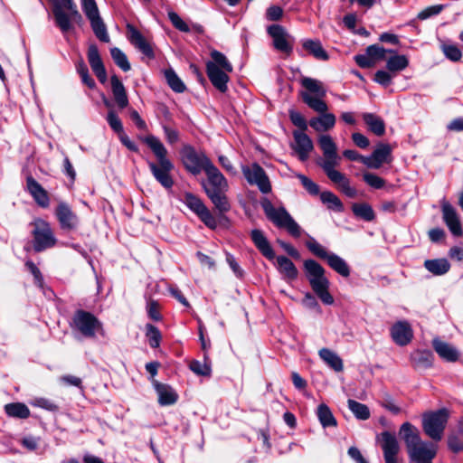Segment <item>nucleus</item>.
I'll return each mask as SVG.
<instances>
[{
    "mask_svg": "<svg viewBox=\"0 0 463 463\" xmlns=\"http://www.w3.org/2000/svg\"><path fill=\"white\" fill-rule=\"evenodd\" d=\"M404 440L410 463H433L437 455V446L421 439L419 430L410 422H404L400 429Z\"/></svg>",
    "mask_w": 463,
    "mask_h": 463,
    "instance_id": "nucleus-1",
    "label": "nucleus"
},
{
    "mask_svg": "<svg viewBox=\"0 0 463 463\" xmlns=\"http://www.w3.org/2000/svg\"><path fill=\"white\" fill-rule=\"evenodd\" d=\"M145 143L152 150L157 159V164L149 162V169L155 179L165 188L170 189L174 181L170 175V172L174 168V165L167 158V150L160 139L153 135L145 137Z\"/></svg>",
    "mask_w": 463,
    "mask_h": 463,
    "instance_id": "nucleus-2",
    "label": "nucleus"
},
{
    "mask_svg": "<svg viewBox=\"0 0 463 463\" xmlns=\"http://www.w3.org/2000/svg\"><path fill=\"white\" fill-rule=\"evenodd\" d=\"M261 206L267 218L278 228L286 229L287 232L295 238H298L301 235V227L284 207L276 208L271 202L267 199L262 201Z\"/></svg>",
    "mask_w": 463,
    "mask_h": 463,
    "instance_id": "nucleus-3",
    "label": "nucleus"
},
{
    "mask_svg": "<svg viewBox=\"0 0 463 463\" xmlns=\"http://www.w3.org/2000/svg\"><path fill=\"white\" fill-rule=\"evenodd\" d=\"M301 84L306 89V91L301 93L303 101L317 113L327 111V104L323 100L326 91L322 82L316 79L306 77L301 80Z\"/></svg>",
    "mask_w": 463,
    "mask_h": 463,
    "instance_id": "nucleus-4",
    "label": "nucleus"
},
{
    "mask_svg": "<svg viewBox=\"0 0 463 463\" xmlns=\"http://www.w3.org/2000/svg\"><path fill=\"white\" fill-rule=\"evenodd\" d=\"M308 250L317 258L326 260L328 266L342 277L347 278L351 269L347 262L339 255L328 251L315 238L308 236L306 241Z\"/></svg>",
    "mask_w": 463,
    "mask_h": 463,
    "instance_id": "nucleus-5",
    "label": "nucleus"
},
{
    "mask_svg": "<svg viewBox=\"0 0 463 463\" xmlns=\"http://www.w3.org/2000/svg\"><path fill=\"white\" fill-rule=\"evenodd\" d=\"M449 420V411L440 409L428 411L422 415V428L427 436L434 441H439Z\"/></svg>",
    "mask_w": 463,
    "mask_h": 463,
    "instance_id": "nucleus-6",
    "label": "nucleus"
},
{
    "mask_svg": "<svg viewBox=\"0 0 463 463\" xmlns=\"http://www.w3.org/2000/svg\"><path fill=\"white\" fill-rule=\"evenodd\" d=\"M72 327L85 337H94L96 333L104 335L102 323L93 314L81 309L75 312Z\"/></svg>",
    "mask_w": 463,
    "mask_h": 463,
    "instance_id": "nucleus-7",
    "label": "nucleus"
},
{
    "mask_svg": "<svg viewBox=\"0 0 463 463\" xmlns=\"http://www.w3.org/2000/svg\"><path fill=\"white\" fill-rule=\"evenodd\" d=\"M33 247L36 252L50 249L56 244L57 240L47 222L38 219L33 222Z\"/></svg>",
    "mask_w": 463,
    "mask_h": 463,
    "instance_id": "nucleus-8",
    "label": "nucleus"
},
{
    "mask_svg": "<svg viewBox=\"0 0 463 463\" xmlns=\"http://www.w3.org/2000/svg\"><path fill=\"white\" fill-rule=\"evenodd\" d=\"M180 201L185 204L210 229L217 227L216 218L205 206L203 202L195 194L186 192Z\"/></svg>",
    "mask_w": 463,
    "mask_h": 463,
    "instance_id": "nucleus-9",
    "label": "nucleus"
},
{
    "mask_svg": "<svg viewBox=\"0 0 463 463\" xmlns=\"http://www.w3.org/2000/svg\"><path fill=\"white\" fill-rule=\"evenodd\" d=\"M182 158L184 167L196 175L203 170L204 173L213 164L203 152H197L192 146H185L182 151Z\"/></svg>",
    "mask_w": 463,
    "mask_h": 463,
    "instance_id": "nucleus-10",
    "label": "nucleus"
},
{
    "mask_svg": "<svg viewBox=\"0 0 463 463\" xmlns=\"http://www.w3.org/2000/svg\"><path fill=\"white\" fill-rule=\"evenodd\" d=\"M241 172L250 185H256L262 194L271 192V184L264 169L258 164L241 165Z\"/></svg>",
    "mask_w": 463,
    "mask_h": 463,
    "instance_id": "nucleus-11",
    "label": "nucleus"
},
{
    "mask_svg": "<svg viewBox=\"0 0 463 463\" xmlns=\"http://www.w3.org/2000/svg\"><path fill=\"white\" fill-rule=\"evenodd\" d=\"M319 165L327 177L335 184L345 195L350 198L356 196V190L350 185L348 178L344 174L335 169L340 165V161Z\"/></svg>",
    "mask_w": 463,
    "mask_h": 463,
    "instance_id": "nucleus-12",
    "label": "nucleus"
},
{
    "mask_svg": "<svg viewBox=\"0 0 463 463\" xmlns=\"http://www.w3.org/2000/svg\"><path fill=\"white\" fill-rule=\"evenodd\" d=\"M304 268L312 289H328L329 281L326 277V270L317 261L307 260Z\"/></svg>",
    "mask_w": 463,
    "mask_h": 463,
    "instance_id": "nucleus-13",
    "label": "nucleus"
},
{
    "mask_svg": "<svg viewBox=\"0 0 463 463\" xmlns=\"http://www.w3.org/2000/svg\"><path fill=\"white\" fill-rule=\"evenodd\" d=\"M205 175L207 176V181L202 182V186L206 195L215 193L228 192V181L214 165H213L209 169H206Z\"/></svg>",
    "mask_w": 463,
    "mask_h": 463,
    "instance_id": "nucleus-14",
    "label": "nucleus"
},
{
    "mask_svg": "<svg viewBox=\"0 0 463 463\" xmlns=\"http://www.w3.org/2000/svg\"><path fill=\"white\" fill-rule=\"evenodd\" d=\"M268 33L273 40V46L279 52L289 55L293 51V38L279 24H271L268 27Z\"/></svg>",
    "mask_w": 463,
    "mask_h": 463,
    "instance_id": "nucleus-15",
    "label": "nucleus"
},
{
    "mask_svg": "<svg viewBox=\"0 0 463 463\" xmlns=\"http://www.w3.org/2000/svg\"><path fill=\"white\" fill-rule=\"evenodd\" d=\"M55 214L62 230L73 231L78 228L80 220L67 203H60Z\"/></svg>",
    "mask_w": 463,
    "mask_h": 463,
    "instance_id": "nucleus-16",
    "label": "nucleus"
},
{
    "mask_svg": "<svg viewBox=\"0 0 463 463\" xmlns=\"http://www.w3.org/2000/svg\"><path fill=\"white\" fill-rule=\"evenodd\" d=\"M392 341L400 345H409L413 338V330L409 322L401 320L394 323L390 329Z\"/></svg>",
    "mask_w": 463,
    "mask_h": 463,
    "instance_id": "nucleus-17",
    "label": "nucleus"
},
{
    "mask_svg": "<svg viewBox=\"0 0 463 463\" xmlns=\"http://www.w3.org/2000/svg\"><path fill=\"white\" fill-rule=\"evenodd\" d=\"M366 166L373 169L380 168L383 164L392 160V147L385 143H379L372 155L366 156Z\"/></svg>",
    "mask_w": 463,
    "mask_h": 463,
    "instance_id": "nucleus-18",
    "label": "nucleus"
},
{
    "mask_svg": "<svg viewBox=\"0 0 463 463\" xmlns=\"http://www.w3.org/2000/svg\"><path fill=\"white\" fill-rule=\"evenodd\" d=\"M294 145L292 148L298 155L300 161L307 160L310 153L314 149V145L311 138L305 133V131H294Z\"/></svg>",
    "mask_w": 463,
    "mask_h": 463,
    "instance_id": "nucleus-19",
    "label": "nucleus"
},
{
    "mask_svg": "<svg viewBox=\"0 0 463 463\" xmlns=\"http://www.w3.org/2000/svg\"><path fill=\"white\" fill-rule=\"evenodd\" d=\"M381 447L385 463H397V454L400 447L396 437L388 431L383 432L381 434Z\"/></svg>",
    "mask_w": 463,
    "mask_h": 463,
    "instance_id": "nucleus-20",
    "label": "nucleus"
},
{
    "mask_svg": "<svg viewBox=\"0 0 463 463\" xmlns=\"http://www.w3.org/2000/svg\"><path fill=\"white\" fill-rule=\"evenodd\" d=\"M441 210L443 214V220L449 229L450 232L454 236L462 235V227L458 218V215L454 207L447 201H443L441 203Z\"/></svg>",
    "mask_w": 463,
    "mask_h": 463,
    "instance_id": "nucleus-21",
    "label": "nucleus"
},
{
    "mask_svg": "<svg viewBox=\"0 0 463 463\" xmlns=\"http://www.w3.org/2000/svg\"><path fill=\"white\" fill-rule=\"evenodd\" d=\"M26 190L39 206L47 208L50 205L47 191L31 175L26 177Z\"/></svg>",
    "mask_w": 463,
    "mask_h": 463,
    "instance_id": "nucleus-22",
    "label": "nucleus"
},
{
    "mask_svg": "<svg viewBox=\"0 0 463 463\" xmlns=\"http://www.w3.org/2000/svg\"><path fill=\"white\" fill-rule=\"evenodd\" d=\"M317 142L324 156V159L320 164L341 161V157L337 154L336 144L329 135L319 136Z\"/></svg>",
    "mask_w": 463,
    "mask_h": 463,
    "instance_id": "nucleus-23",
    "label": "nucleus"
},
{
    "mask_svg": "<svg viewBox=\"0 0 463 463\" xmlns=\"http://www.w3.org/2000/svg\"><path fill=\"white\" fill-rule=\"evenodd\" d=\"M88 61L99 80L101 83H105L107 80V71L99 55V49L95 44L90 45L88 49Z\"/></svg>",
    "mask_w": 463,
    "mask_h": 463,
    "instance_id": "nucleus-24",
    "label": "nucleus"
},
{
    "mask_svg": "<svg viewBox=\"0 0 463 463\" xmlns=\"http://www.w3.org/2000/svg\"><path fill=\"white\" fill-rule=\"evenodd\" d=\"M206 72L212 84L221 92L227 90V83L229 81L228 73L224 70L215 67V63H206Z\"/></svg>",
    "mask_w": 463,
    "mask_h": 463,
    "instance_id": "nucleus-25",
    "label": "nucleus"
},
{
    "mask_svg": "<svg viewBox=\"0 0 463 463\" xmlns=\"http://www.w3.org/2000/svg\"><path fill=\"white\" fill-rule=\"evenodd\" d=\"M432 346L439 356L446 362L454 363L459 358V352L452 345L440 340L439 338H434L432 341Z\"/></svg>",
    "mask_w": 463,
    "mask_h": 463,
    "instance_id": "nucleus-26",
    "label": "nucleus"
},
{
    "mask_svg": "<svg viewBox=\"0 0 463 463\" xmlns=\"http://www.w3.org/2000/svg\"><path fill=\"white\" fill-rule=\"evenodd\" d=\"M60 8L59 5L53 6L52 14L56 25L62 33H66L72 28V22L80 20L78 15H73L71 11Z\"/></svg>",
    "mask_w": 463,
    "mask_h": 463,
    "instance_id": "nucleus-27",
    "label": "nucleus"
},
{
    "mask_svg": "<svg viewBox=\"0 0 463 463\" xmlns=\"http://www.w3.org/2000/svg\"><path fill=\"white\" fill-rule=\"evenodd\" d=\"M128 37L130 43L147 57H153L154 52L144 36L133 25L128 24Z\"/></svg>",
    "mask_w": 463,
    "mask_h": 463,
    "instance_id": "nucleus-28",
    "label": "nucleus"
},
{
    "mask_svg": "<svg viewBox=\"0 0 463 463\" xmlns=\"http://www.w3.org/2000/svg\"><path fill=\"white\" fill-rule=\"evenodd\" d=\"M250 238L256 248L265 258L268 260L275 258V252L262 231L259 229L252 230L250 232Z\"/></svg>",
    "mask_w": 463,
    "mask_h": 463,
    "instance_id": "nucleus-29",
    "label": "nucleus"
},
{
    "mask_svg": "<svg viewBox=\"0 0 463 463\" xmlns=\"http://www.w3.org/2000/svg\"><path fill=\"white\" fill-rule=\"evenodd\" d=\"M320 116L312 118L309 126L317 132H326L332 129L335 125V116L333 113H319Z\"/></svg>",
    "mask_w": 463,
    "mask_h": 463,
    "instance_id": "nucleus-30",
    "label": "nucleus"
},
{
    "mask_svg": "<svg viewBox=\"0 0 463 463\" xmlns=\"http://www.w3.org/2000/svg\"><path fill=\"white\" fill-rule=\"evenodd\" d=\"M154 386L158 395V402L162 406L172 405L177 401V393L169 385L155 381Z\"/></svg>",
    "mask_w": 463,
    "mask_h": 463,
    "instance_id": "nucleus-31",
    "label": "nucleus"
},
{
    "mask_svg": "<svg viewBox=\"0 0 463 463\" xmlns=\"http://www.w3.org/2000/svg\"><path fill=\"white\" fill-rule=\"evenodd\" d=\"M411 362L414 368L424 370L432 366L433 354L428 350H417L411 353Z\"/></svg>",
    "mask_w": 463,
    "mask_h": 463,
    "instance_id": "nucleus-32",
    "label": "nucleus"
},
{
    "mask_svg": "<svg viewBox=\"0 0 463 463\" xmlns=\"http://www.w3.org/2000/svg\"><path fill=\"white\" fill-rule=\"evenodd\" d=\"M111 90L114 99L119 109H125L128 105V99L124 85L116 75L111 77Z\"/></svg>",
    "mask_w": 463,
    "mask_h": 463,
    "instance_id": "nucleus-33",
    "label": "nucleus"
},
{
    "mask_svg": "<svg viewBox=\"0 0 463 463\" xmlns=\"http://www.w3.org/2000/svg\"><path fill=\"white\" fill-rule=\"evenodd\" d=\"M319 357L334 371L342 372L344 364L342 359L336 353L328 348H322L318 352Z\"/></svg>",
    "mask_w": 463,
    "mask_h": 463,
    "instance_id": "nucleus-34",
    "label": "nucleus"
},
{
    "mask_svg": "<svg viewBox=\"0 0 463 463\" xmlns=\"http://www.w3.org/2000/svg\"><path fill=\"white\" fill-rule=\"evenodd\" d=\"M363 119L369 130L376 136L381 137L385 133V124L380 117L373 113H364Z\"/></svg>",
    "mask_w": 463,
    "mask_h": 463,
    "instance_id": "nucleus-35",
    "label": "nucleus"
},
{
    "mask_svg": "<svg viewBox=\"0 0 463 463\" xmlns=\"http://www.w3.org/2000/svg\"><path fill=\"white\" fill-rule=\"evenodd\" d=\"M424 267L428 271L436 276H440L449 270L450 264L447 259H434L424 261Z\"/></svg>",
    "mask_w": 463,
    "mask_h": 463,
    "instance_id": "nucleus-36",
    "label": "nucleus"
},
{
    "mask_svg": "<svg viewBox=\"0 0 463 463\" xmlns=\"http://www.w3.org/2000/svg\"><path fill=\"white\" fill-rule=\"evenodd\" d=\"M317 416L324 428L335 427L337 424L331 410L325 403L318 405L317 410Z\"/></svg>",
    "mask_w": 463,
    "mask_h": 463,
    "instance_id": "nucleus-37",
    "label": "nucleus"
},
{
    "mask_svg": "<svg viewBox=\"0 0 463 463\" xmlns=\"http://www.w3.org/2000/svg\"><path fill=\"white\" fill-rule=\"evenodd\" d=\"M5 411L12 418L27 419L30 416V410L25 404L21 402L5 404Z\"/></svg>",
    "mask_w": 463,
    "mask_h": 463,
    "instance_id": "nucleus-38",
    "label": "nucleus"
},
{
    "mask_svg": "<svg viewBox=\"0 0 463 463\" xmlns=\"http://www.w3.org/2000/svg\"><path fill=\"white\" fill-rule=\"evenodd\" d=\"M386 61V68L389 71L395 73L403 71L409 65L408 58L405 55L393 53Z\"/></svg>",
    "mask_w": 463,
    "mask_h": 463,
    "instance_id": "nucleus-39",
    "label": "nucleus"
},
{
    "mask_svg": "<svg viewBox=\"0 0 463 463\" xmlns=\"http://www.w3.org/2000/svg\"><path fill=\"white\" fill-rule=\"evenodd\" d=\"M227 192L215 193L207 195L215 209L222 214L231 210V203L226 195Z\"/></svg>",
    "mask_w": 463,
    "mask_h": 463,
    "instance_id": "nucleus-40",
    "label": "nucleus"
},
{
    "mask_svg": "<svg viewBox=\"0 0 463 463\" xmlns=\"http://www.w3.org/2000/svg\"><path fill=\"white\" fill-rule=\"evenodd\" d=\"M90 26L96 37L104 43L109 42L107 27L100 15L90 19Z\"/></svg>",
    "mask_w": 463,
    "mask_h": 463,
    "instance_id": "nucleus-41",
    "label": "nucleus"
},
{
    "mask_svg": "<svg viewBox=\"0 0 463 463\" xmlns=\"http://www.w3.org/2000/svg\"><path fill=\"white\" fill-rule=\"evenodd\" d=\"M348 409L352 411L354 417L361 420H366L370 418L371 413L367 405L358 402L354 400L349 399L347 401Z\"/></svg>",
    "mask_w": 463,
    "mask_h": 463,
    "instance_id": "nucleus-42",
    "label": "nucleus"
},
{
    "mask_svg": "<svg viewBox=\"0 0 463 463\" xmlns=\"http://www.w3.org/2000/svg\"><path fill=\"white\" fill-rule=\"evenodd\" d=\"M303 48L318 60L326 61L328 59V54L318 41L307 40L303 43Z\"/></svg>",
    "mask_w": 463,
    "mask_h": 463,
    "instance_id": "nucleus-43",
    "label": "nucleus"
},
{
    "mask_svg": "<svg viewBox=\"0 0 463 463\" xmlns=\"http://www.w3.org/2000/svg\"><path fill=\"white\" fill-rule=\"evenodd\" d=\"M320 199L327 208L335 212H343L344 206L340 199L332 192L326 191L320 194Z\"/></svg>",
    "mask_w": 463,
    "mask_h": 463,
    "instance_id": "nucleus-44",
    "label": "nucleus"
},
{
    "mask_svg": "<svg viewBox=\"0 0 463 463\" xmlns=\"http://www.w3.org/2000/svg\"><path fill=\"white\" fill-rule=\"evenodd\" d=\"M165 77L169 87L177 93H183L185 90V85L173 69L165 71Z\"/></svg>",
    "mask_w": 463,
    "mask_h": 463,
    "instance_id": "nucleus-45",
    "label": "nucleus"
},
{
    "mask_svg": "<svg viewBox=\"0 0 463 463\" xmlns=\"http://www.w3.org/2000/svg\"><path fill=\"white\" fill-rule=\"evenodd\" d=\"M353 213L355 216L371 222L374 219V212L368 203H354L352 206Z\"/></svg>",
    "mask_w": 463,
    "mask_h": 463,
    "instance_id": "nucleus-46",
    "label": "nucleus"
},
{
    "mask_svg": "<svg viewBox=\"0 0 463 463\" xmlns=\"http://www.w3.org/2000/svg\"><path fill=\"white\" fill-rule=\"evenodd\" d=\"M211 58L212 61H209L206 63H215L216 68H220L226 71H232V65L227 60L226 56L221 52L213 50L211 52Z\"/></svg>",
    "mask_w": 463,
    "mask_h": 463,
    "instance_id": "nucleus-47",
    "label": "nucleus"
},
{
    "mask_svg": "<svg viewBox=\"0 0 463 463\" xmlns=\"http://www.w3.org/2000/svg\"><path fill=\"white\" fill-rule=\"evenodd\" d=\"M277 265L279 269L288 278H294L297 276V269L288 258L285 256H279L277 258Z\"/></svg>",
    "mask_w": 463,
    "mask_h": 463,
    "instance_id": "nucleus-48",
    "label": "nucleus"
},
{
    "mask_svg": "<svg viewBox=\"0 0 463 463\" xmlns=\"http://www.w3.org/2000/svg\"><path fill=\"white\" fill-rule=\"evenodd\" d=\"M110 54L114 62L123 71H128L130 70V63L128 62L126 54L118 47L110 49Z\"/></svg>",
    "mask_w": 463,
    "mask_h": 463,
    "instance_id": "nucleus-49",
    "label": "nucleus"
},
{
    "mask_svg": "<svg viewBox=\"0 0 463 463\" xmlns=\"http://www.w3.org/2000/svg\"><path fill=\"white\" fill-rule=\"evenodd\" d=\"M146 336L148 339L149 345L152 348H156L160 345L161 333L157 327L151 324L146 326Z\"/></svg>",
    "mask_w": 463,
    "mask_h": 463,
    "instance_id": "nucleus-50",
    "label": "nucleus"
},
{
    "mask_svg": "<svg viewBox=\"0 0 463 463\" xmlns=\"http://www.w3.org/2000/svg\"><path fill=\"white\" fill-rule=\"evenodd\" d=\"M368 55L373 59V61L375 62L377 60H383L385 58V54L387 52L389 53H395V51L393 50H386L383 48L380 45L373 44L366 48L365 51Z\"/></svg>",
    "mask_w": 463,
    "mask_h": 463,
    "instance_id": "nucleus-51",
    "label": "nucleus"
},
{
    "mask_svg": "<svg viewBox=\"0 0 463 463\" xmlns=\"http://www.w3.org/2000/svg\"><path fill=\"white\" fill-rule=\"evenodd\" d=\"M31 405L49 411H57L59 410V406L53 401L43 397L34 398L31 402Z\"/></svg>",
    "mask_w": 463,
    "mask_h": 463,
    "instance_id": "nucleus-52",
    "label": "nucleus"
},
{
    "mask_svg": "<svg viewBox=\"0 0 463 463\" xmlns=\"http://www.w3.org/2000/svg\"><path fill=\"white\" fill-rule=\"evenodd\" d=\"M107 121L111 129L118 135L124 132L123 124L114 110H109L107 115Z\"/></svg>",
    "mask_w": 463,
    "mask_h": 463,
    "instance_id": "nucleus-53",
    "label": "nucleus"
},
{
    "mask_svg": "<svg viewBox=\"0 0 463 463\" xmlns=\"http://www.w3.org/2000/svg\"><path fill=\"white\" fill-rule=\"evenodd\" d=\"M288 115L292 124L298 127L300 129L299 131L303 132L307 129L308 124L300 112L294 109H290L288 111Z\"/></svg>",
    "mask_w": 463,
    "mask_h": 463,
    "instance_id": "nucleus-54",
    "label": "nucleus"
},
{
    "mask_svg": "<svg viewBox=\"0 0 463 463\" xmlns=\"http://www.w3.org/2000/svg\"><path fill=\"white\" fill-rule=\"evenodd\" d=\"M189 368L197 375L209 376L211 374V367L205 362L194 360L190 363Z\"/></svg>",
    "mask_w": 463,
    "mask_h": 463,
    "instance_id": "nucleus-55",
    "label": "nucleus"
},
{
    "mask_svg": "<svg viewBox=\"0 0 463 463\" xmlns=\"http://www.w3.org/2000/svg\"><path fill=\"white\" fill-rule=\"evenodd\" d=\"M168 18L172 24L179 31L188 33L190 31L189 25L174 11H169Z\"/></svg>",
    "mask_w": 463,
    "mask_h": 463,
    "instance_id": "nucleus-56",
    "label": "nucleus"
},
{
    "mask_svg": "<svg viewBox=\"0 0 463 463\" xmlns=\"http://www.w3.org/2000/svg\"><path fill=\"white\" fill-rule=\"evenodd\" d=\"M82 10L89 20L99 15L95 0H82Z\"/></svg>",
    "mask_w": 463,
    "mask_h": 463,
    "instance_id": "nucleus-57",
    "label": "nucleus"
},
{
    "mask_svg": "<svg viewBox=\"0 0 463 463\" xmlns=\"http://www.w3.org/2000/svg\"><path fill=\"white\" fill-rule=\"evenodd\" d=\"M363 178H364V181L368 185H370L371 187H373L374 189H381L385 184V181L382 177H380L374 174H372V173H364L363 175Z\"/></svg>",
    "mask_w": 463,
    "mask_h": 463,
    "instance_id": "nucleus-58",
    "label": "nucleus"
},
{
    "mask_svg": "<svg viewBox=\"0 0 463 463\" xmlns=\"http://www.w3.org/2000/svg\"><path fill=\"white\" fill-rule=\"evenodd\" d=\"M297 176L300 180L304 188L310 194L317 195L319 194V186L315 182H313L311 179L301 174L297 175Z\"/></svg>",
    "mask_w": 463,
    "mask_h": 463,
    "instance_id": "nucleus-59",
    "label": "nucleus"
},
{
    "mask_svg": "<svg viewBox=\"0 0 463 463\" xmlns=\"http://www.w3.org/2000/svg\"><path fill=\"white\" fill-rule=\"evenodd\" d=\"M395 75L391 71H386L383 70L377 71L374 75V80L384 87L389 86L392 83V78Z\"/></svg>",
    "mask_w": 463,
    "mask_h": 463,
    "instance_id": "nucleus-60",
    "label": "nucleus"
},
{
    "mask_svg": "<svg viewBox=\"0 0 463 463\" xmlns=\"http://www.w3.org/2000/svg\"><path fill=\"white\" fill-rule=\"evenodd\" d=\"M443 7L444 6L442 5H436L429 6L427 8H425L424 10L420 11L418 14L417 17L420 20H426L431 16L439 14L443 10Z\"/></svg>",
    "mask_w": 463,
    "mask_h": 463,
    "instance_id": "nucleus-61",
    "label": "nucleus"
},
{
    "mask_svg": "<svg viewBox=\"0 0 463 463\" xmlns=\"http://www.w3.org/2000/svg\"><path fill=\"white\" fill-rule=\"evenodd\" d=\"M443 52L445 56L453 61H458L461 59L462 53L460 50L455 45H443Z\"/></svg>",
    "mask_w": 463,
    "mask_h": 463,
    "instance_id": "nucleus-62",
    "label": "nucleus"
},
{
    "mask_svg": "<svg viewBox=\"0 0 463 463\" xmlns=\"http://www.w3.org/2000/svg\"><path fill=\"white\" fill-rule=\"evenodd\" d=\"M146 310L149 317L155 321L161 320L162 317L159 311V305L155 300H149L146 305Z\"/></svg>",
    "mask_w": 463,
    "mask_h": 463,
    "instance_id": "nucleus-63",
    "label": "nucleus"
},
{
    "mask_svg": "<svg viewBox=\"0 0 463 463\" xmlns=\"http://www.w3.org/2000/svg\"><path fill=\"white\" fill-rule=\"evenodd\" d=\"M354 61L357 65L363 69H368L374 66V61L365 52L364 54H357L354 56Z\"/></svg>",
    "mask_w": 463,
    "mask_h": 463,
    "instance_id": "nucleus-64",
    "label": "nucleus"
}]
</instances>
